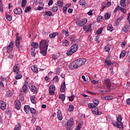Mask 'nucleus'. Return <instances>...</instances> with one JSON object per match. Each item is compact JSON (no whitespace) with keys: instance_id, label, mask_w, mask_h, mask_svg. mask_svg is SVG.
Instances as JSON below:
<instances>
[{"instance_id":"f257e3e1","label":"nucleus","mask_w":130,"mask_h":130,"mask_svg":"<svg viewBox=\"0 0 130 130\" xmlns=\"http://www.w3.org/2000/svg\"><path fill=\"white\" fill-rule=\"evenodd\" d=\"M87 61V59L85 58H80L74 60L69 65V68L70 70L74 69H79V68L84 66L85 63Z\"/></svg>"},{"instance_id":"f03ea898","label":"nucleus","mask_w":130,"mask_h":130,"mask_svg":"<svg viewBox=\"0 0 130 130\" xmlns=\"http://www.w3.org/2000/svg\"><path fill=\"white\" fill-rule=\"evenodd\" d=\"M116 117L117 122H113V125L116 126L117 128H121V129H123V125L121 122V120H122V117H121V115H118Z\"/></svg>"},{"instance_id":"7ed1b4c3","label":"nucleus","mask_w":130,"mask_h":130,"mask_svg":"<svg viewBox=\"0 0 130 130\" xmlns=\"http://www.w3.org/2000/svg\"><path fill=\"white\" fill-rule=\"evenodd\" d=\"M15 37L16 38L15 41V44L16 48L18 49L19 51L22 49V46H20V43L21 42V40H22V37L19 36V33H17L15 35Z\"/></svg>"},{"instance_id":"20e7f679","label":"nucleus","mask_w":130,"mask_h":130,"mask_svg":"<svg viewBox=\"0 0 130 130\" xmlns=\"http://www.w3.org/2000/svg\"><path fill=\"white\" fill-rule=\"evenodd\" d=\"M48 47V44H47V42L44 40H42L40 43V49H45L46 51H47Z\"/></svg>"},{"instance_id":"39448f33","label":"nucleus","mask_w":130,"mask_h":130,"mask_svg":"<svg viewBox=\"0 0 130 130\" xmlns=\"http://www.w3.org/2000/svg\"><path fill=\"white\" fill-rule=\"evenodd\" d=\"M73 125H74V118H71L67 122L66 129L67 130L71 129Z\"/></svg>"},{"instance_id":"423d86ee","label":"nucleus","mask_w":130,"mask_h":130,"mask_svg":"<svg viewBox=\"0 0 130 130\" xmlns=\"http://www.w3.org/2000/svg\"><path fill=\"white\" fill-rule=\"evenodd\" d=\"M92 101L93 103H89L88 104V107H97L98 104H99V100L96 99H93Z\"/></svg>"},{"instance_id":"0eeeda50","label":"nucleus","mask_w":130,"mask_h":130,"mask_svg":"<svg viewBox=\"0 0 130 130\" xmlns=\"http://www.w3.org/2000/svg\"><path fill=\"white\" fill-rule=\"evenodd\" d=\"M88 108H91V111L93 114H96V115H100V114H102V112H99V110L96 107H91Z\"/></svg>"},{"instance_id":"6e6552de","label":"nucleus","mask_w":130,"mask_h":130,"mask_svg":"<svg viewBox=\"0 0 130 130\" xmlns=\"http://www.w3.org/2000/svg\"><path fill=\"white\" fill-rule=\"evenodd\" d=\"M14 45H15V43H14V42H11L10 43L9 45L7 48V53H10L11 51H13V49H14Z\"/></svg>"},{"instance_id":"1a4fd4ad","label":"nucleus","mask_w":130,"mask_h":130,"mask_svg":"<svg viewBox=\"0 0 130 130\" xmlns=\"http://www.w3.org/2000/svg\"><path fill=\"white\" fill-rule=\"evenodd\" d=\"M28 87L31 92L35 93V94H37V87L34 86L32 83L28 84Z\"/></svg>"},{"instance_id":"9d476101","label":"nucleus","mask_w":130,"mask_h":130,"mask_svg":"<svg viewBox=\"0 0 130 130\" xmlns=\"http://www.w3.org/2000/svg\"><path fill=\"white\" fill-rule=\"evenodd\" d=\"M83 30L86 31V33H89L92 31V24H90L88 25H84L83 26Z\"/></svg>"},{"instance_id":"9b49d317","label":"nucleus","mask_w":130,"mask_h":130,"mask_svg":"<svg viewBox=\"0 0 130 130\" xmlns=\"http://www.w3.org/2000/svg\"><path fill=\"white\" fill-rule=\"evenodd\" d=\"M28 90V81H26L24 83V85L22 86V90L23 93H26Z\"/></svg>"},{"instance_id":"f8f14e48","label":"nucleus","mask_w":130,"mask_h":130,"mask_svg":"<svg viewBox=\"0 0 130 130\" xmlns=\"http://www.w3.org/2000/svg\"><path fill=\"white\" fill-rule=\"evenodd\" d=\"M15 105L16 109H17V110L21 109V102L19 100L15 101Z\"/></svg>"},{"instance_id":"ddd939ff","label":"nucleus","mask_w":130,"mask_h":130,"mask_svg":"<svg viewBox=\"0 0 130 130\" xmlns=\"http://www.w3.org/2000/svg\"><path fill=\"white\" fill-rule=\"evenodd\" d=\"M22 9L17 8L14 9V13L15 15H21L22 13Z\"/></svg>"},{"instance_id":"4468645a","label":"nucleus","mask_w":130,"mask_h":130,"mask_svg":"<svg viewBox=\"0 0 130 130\" xmlns=\"http://www.w3.org/2000/svg\"><path fill=\"white\" fill-rule=\"evenodd\" d=\"M87 22H88V20H87V19L86 18L83 19L79 22L78 25L79 27H83L84 25H86V24H87Z\"/></svg>"},{"instance_id":"2eb2a0df","label":"nucleus","mask_w":130,"mask_h":130,"mask_svg":"<svg viewBox=\"0 0 130 130\" xmlns=\"http://www.w3.org/2000/svg\"><path fill=\"white\" fill-rule=\"evenodd\" d=\"M57 117L59 120H62V114L60 110H58L57 112Z\"/></svg>"},{"instance_id":"dca6fc26","label":"nucleus","mask_w":130,"mask_h":130,"mask_svg":"<svg viewBox=\"0 0 130 130\" xmlns=\"http://www.w3.org/2000/svg\"><path fill=\"white\" fill-rule=\"evenodd\" d=\"M104 82L106 86L109 89V88L111 87V82L110 81V80L107 79L104 80Z\"/></svg>"},{"instance_id":"f3484780","label":"nucleus","mask_w":130,"mask_h":130,"mask_svg":"<svg viewBox=\"0 0 130 130\" xmlns=\"http://www.w3.org/2000/svg\"><path fill=\"white\" fill-rule=\"evenodd\" d=\"M60 91L61 93H63V92L66 91V82H63V83L60 86Z\"/></svg>"},{"instance_id":"a211bd4d","label":"nucleus","mask_w":130,"mask_h":130,"mask_svg":"<svg viewBox=\"0 0 130 130\" xmlns=\"http://www.w3.org/2000/svg\"><path fill=\"white\" fill-rule=\"evenodd\" d=\"M70 49H71V50H72L75 53V52H76L77 50H78V45L74 44V45H72L70 47Z\"/></svg>"},{"instance_id":"6ab92c4d","label":"nucleus","mask_w":130,"mask_h":130,"mask_svg":"<svg viewBox=\"0 0 130 130\" xmlns=\"http://www.w3.org/2000/svg\"><path fill=\"white\" fill-rule=\"evenodd\" d=\"M79 5L82 6V8H86L87 6V3H86V1L85 0H80Z\"/></svg>"},{"instance_id":"aec40b11","label":"nucleus","mask_w":130,"mask_h":130,"mask_svg":"<svg viewBox=\"0 0 130 130\" xmlns=\"http://www.w3.org/2000/svg\"><path fill=\"white\" fill-rule=\"evenodd\" d=\"M0 104L1 105V109L2 110H5L7 107V105L6 104V103L4 102V101H0Z\"/></svg>"},{"instance_id":"412c9836","label":"nucleus","mask_w":130,"mask_h":130,"mask_svg":"<svg viewBox=\"0 0 130 130\" xmlns=\"http://www.w3.org/2000/svg\"><path fill=\"white\" fill-rule=\"evenodd\" d=\"M56 35H58V32H54L49 35V37L51 39H53V38H55Z\"/></svg>"},{"instance_id":"4be33fe9","label":"nucleus","mask_w":130,"mask_h":130,"mask_svg":"<svg viewBox=\"0 0 130 130\" xmlns=\"http://www.w3.org/2000/svg\"><path fill=\"white\" fill-rule=\"evenodd\" d=\"M55 5L56 6H57V7L62 8V7H63V2H62L61 1H58Z\"/></svg>"},{"instance_id":"5701e85b","label":"nucleus","mask_w":130,"mask_h":130,"mask_svg":"<svg viewBox=\"0 0 130 130\" xmlns=\"http://www.w3.org/2000/svg\"><path fill=\"white\" fill-rule=\"evenodd\" d=\"M101 98L103 100H111L113 99V97L110 96H102Z\"/></svg>"},{"instance_id":"b1692460","label":"nucleus","mask_w":130,"mask_h":130,"mask_svg":"<svg viewBox=\"0 0 130 130\" xmlns=\"http://www.w3.org/2000/svg\"><path fill=\"white\" fill-rule=\"evenodd\" d=\"M30 106L26 105L24 107V110L26 113H29V111H30Z\"/></svg>"},{"instance_id":"393cba45","label":"nucleus","mask_w":130,"mask_h":130,"mask_svg":"<svg viewBox=\"0 0 130 130\" xmlns=\"http://www.w3.org/2000/svg\"><path fill=\"white\" fill-rule=\"evenodd\" d=\"M69 39L71 42L76 43L77 42V40L76 39V37L75 36H71L69 37Z\"/></svg>"},{"instance_id":"a878e982","label":"nucleus","mask_w":130,"mask_h":130,"mask_svg":"<svg viewBox=\"0 0 130 130\" xmlns=\"http://www.w3.org/2000/svg\"><path fill=\"white\" fill-rule=\"evenodd\" d=\"M31 70L34 73H36V74L38 73V68H37V66L35 65L31 67Z\"/></svg>"},{"instance_id":"bb28decb","label":"nucleus","mask_w":130,"mask_h":130,"mask_svg":"<svg viewBox=\"0 0 130 130\" xmlns=\"http://www.w3.org/2000/svg\"><path fill=\"white\" fill-rule=\"evenodd\" d=\"M13 72L15 74H19V67L17 66H14L13 67Z\"/></svg>"},{"instance_id":"cd10ccee","label":"nucleus","mask_w":130,"mask_h":130,"mask_svg":"<svg viewBox=\"0 0 130 130\" xmlns=\"http://www.w3.org/2000/svg\"><path fill=\"white\" fill-rule=\"evenodd\" d=\"M31 45L34 48H38V47H39V44L38 43L32 42L31 43Z\"/></svg>"},{"instance_id":"c85d7f7f","label":"nucleus","mask_w":130,"mask_h":130,"mask_svg":"<svg viewBox=\"0 0 130 130\" xmlns=\"http://www.w3.org/2000/svg\"><path fill=\"white\" fill-rule=\"evenodd\" d=\"M129 30V27L127 25H125L122 28V31L126 33Z\"/></svg>"},{"instance_id":"c756f323","label":"nucleus","mask_w":130,"mask_h":130,"mask_svg":"<svg viewBox=\"0 0 130 130\" xmlns=\"http://www.w3.org/2000/svg\"><path fill=\"white\" fill-rule=\"evenodd\" d=\"M120 5L121 7L123 8H125L126 7V5L125 4V0H121L120 2Z\"/></svg>"},{"instance_id":"7c9ffc66","label":"nucleus","mask_w":130,"mask_h":130,"mask_svg":"<svg viewBox=\"0 0 130 130\" xmlns=\"http://www.w3.org/2000/svg\"><path fill=\"white\" fill-rule=\"evenodd\" d=\"M74 53H75L71 50V49H69L67 52V55L71 56L72 55V54H74Z\"/></svg>"},{"instance_id":"2f4dec72","label":"nucleus","mask_w":130,"mask_h":130,"mask_svg":"<svg viewBox=\"0 0 130 130\" xmlns=\"http://www.w3.org/2000/svg\"><path fill=\"white\" fill-rule=\"evenodd\" d=\"M44 16H49V17H51V16H52V12L51 11L45 12Z\"/></svg>"},{"instance_id":"473e14b6","label":"nucleus","mask_w":130,"mask_h":130,"mask_svg":"<svg viewBox=\"0 0 130 130\" xmlns=\"http://www.w3.org/2000/svg\"><path fill=\"white\" fill-rule=\"evenodd\" d=\"M108 31H110V32H112L113 31V27L111 24H109L107 27Z\"/></svg>"},{"instance_id":"72a5a7b5","label":"nucleus","mask_w":130,"mask_h":130,"mask_svg":"<svg viewBox=\"0 0 130 130\" xmlns=\"http://www.w3.org/2000/svg\"><path fill=\"white\" fill-rule=\"evenodd\" d=\"M58 10V7L55 6V7H52L51 11L52 12H53V13H56V12H57Z\"/></svg>"},{"instance_id":"f704fd0d","label":"nucleus","mask_w":130,"mask_h":130,"mask_svg":"<svg viewBox=\"0 0 130 130\" xmlns=\"http://www.w3.org/2000/svg\"><path fill=\"white\" fill-rule=\"evenodd\" d=\"M125 54H126L125 51L122 50L121 52V53L119 56L120 58H121V57H122V58L124 57V56H125Z\"/></svg>"},{"instance_id":"c9c22d12","label":"nucleus","mask_w":130,"mask_h":130,"mask_svg":"<svg viewBox=\"0 0 130 130\" xmlns=\"http://www.w3.org/2000/svg\"><path fill=\"white\" fill-rule=\"evenodd\" d=\"M111 61L108 60V58H107L105 62V66H111Z\"/></svg>"},{"instance_id":"e433bc0d","label":"nucleus","mask_w":130,"mask_h":130,"mask_svg":"<svg viewBox=\"0 0 130 130\" xmlns=\"http://www.w3.org/2000/svg\"><path fill=\"white\" fill-rule=\"evenodd\" d=\"M59 98L61 100V101H64V99H66V95L64 94H60Z\"/></svg>"},{"instance_id":"4c0bfd02","label":"nucleus","mask_w":130,"mask_h":130,"mask_svg":"<svg viewBox=\"0 0 130 130\" xmlns=\"http://www.w3.org/2000/svg\"><path fill=\"white\" fill-rule=\"evenodd\" d=\"M6 18L8 21H12V16L10 14H6Z\"/></svg>"},{"instance_id":"58836bf2","label":"nucleus","mask_w":130,"mask_h":130,"mask_svg":"<svg viewBox=\"0 0 130 130\" xmlns=\"http://www.w3.org/2000/svg\"><path fill=\"white\" fill-rule=\"evenodd\" d=\"M62 45L63 46H69V45H70L69 41H68L67 40H65L62 43Z\"/></svg>"},{"instance_id":"ea45409f","label":"nucleus","mask_w":130,"mask_h":130,"mask_svg":"<svg viewBox=\"0 0 130 130\" xmlns=\"http://www.w3.org/2000/svg\"><path fill=\"white\" fill-rule=\"evenodd\" d=\"M74 111V105H70L69 106L68 111H70V112H72V111Z\"/></svg>"},{"instance_id":"a19ab883","label":"nucleus","mask_w":130,"mask_h":130,"mask_svg":"<svg viewBox=\"0 0 130 130\" xmlns=\"http://www.w3.org/2000/svg\"><path fill=\"white\" fill-rule=\"evenodd\" d=\"M15 79L16 80H20V79H22V74L17 73V75L15 76Z\"/></svg>"},{"instance_id":"79ce46f5","label":"nucleus","mask_w":130,"mask_h":130,"mask_svg":"<svg viewBox=\"0 0 130 130\" xmlns=\"http://www.w3.org/2000/svg\"><path fill=\"white\" fill-rule=\"evenodd\" d=\"M13 95V93L11 90H9L7 92V96L9 98H11V96Z\"/></svg>"},{"instance_id":"37998d69","label":"nucleus","mask_w":130,"mask_h":130,"mask_svg":"<svg viewBox=\"0 0 130 130\" xmlns=\"http://www.w3.org/2000/svg\"><path fill=\"white\" fill-rule=\"evenodd\" d=\"M102 31H103V27L100 28L99 29L97 30L96 34H98V35H100V34H101V33H102Z\"/></svg>"},{"instance_id":"c03bdc74","label":"nucleus","mask_w":130,"mask_h":130,"mask_svg":"<svg viewBox=\"0 0 130 130\" xmlns=\"http://www.w3.org/2000/svg\"><path fill=\"white\" fill-rule=\"evenodd\" d=\"M31 56L35 57L36 55V50L32 49L31 51Z\"/></svg>"},{"instance_id":"a18cd8bd","label":"nucleus","mask_w":130,"mask_h":130,"mask_svg":"<svg viewBox=\"0 0 130 130\" xmlns=\"http://www.w3.org/2000/svg\"><path fill=\"white\" fill-rule=\"evenodd\" d=\"M47 51H46L45 49H41V53L42 54V55H43V56H45L46 55V52Z\"/></svg>"},{"instance_id":"49530a36","label":"nucleus","mask_w":130,"mask_h":130,"mask_svg":"<svg viewBox=\"0 0 130 130\" xmlns=\"http://www.w3.org/2000/svg\"><path fill=\"white\" fill-rule=\"evenodd\" d=\"M96 20L98 22H102V21H103V16H99L97 19H96Z\"/></svg>"},{"instance_id":"de8ad7c7","label":"nucleus","mask_w":130,"mask_h":130,"mask_svg":"<svg viewBox=\"0 0 130 130\" xmlns=\"http://www.w3.org/2000/svg\"><path fill=\"white\" fill-rule=\"evenodd\" d=\"M35 95H32L30 98V101L31 102V103H33V104H35Z\"/></svg>"},{"instance_id":"09e8293b","label":"nucleus","mask_w":130,"mask_h":130,"mask_svg":"<svg viewBox=\"0 0 130 130\" xmlns=\"http://www.w3.org/2000/svg\"><path fill=\"white\" fill-rule=\"evenodd\" d=\"M21 128V123H18L14 128V130H19Z\"/></svg>"},{"instance_id":"8fccbe9b","label":"nucleus","mask_w":130,"mask_h":130,"mask_svg":"<svg viewBox=\"0 0 130 130\" xmlns=\"http://www.w3.org/2000/svg\"><path fill=\"white\" fill-rule=\"evenodd\" d=\"M59 80L58 79V76H55L53 78V82H54L55 83H56L57 82H58Z\"/></svg>"},{"instance_id":"3c124183","label":"nucleus","mask_w":130,"mask_h":130,"mask_svg":"<svg viewBox=\"0 0 130 130\" xmlns=\"http://www.w3.org/2000/svg\"><path fill=\"white\" fill-rule=\"evenodd\" d=\"M37 118V117L36 116H32V118L31 119V123L34 124V123H35V121H36V119Z\"/></svg>"},{"instance_id":"603ef678","label":"nucleus","mask_w":130,"mask_h":130,"mask_svg":"<svg viewBox=\"0 0 130 130\" xmlns=\"http://www.w3.org/2000/svg\"><path fill=\"white\" fill-rule=\"evenodd\" d=\"M74 99H75V95H73L69 97V101H71V102H73V101H74Z\"/></svg>"},{"instance_id":"864d4df0","label":"nucleus","mask_w":130,"mask_h":130,"mask_svg":"<svg viewBox=\"0 0 130 130\" xmlns=\"http://www.w3.org/2000/svg\"><path fill=\"white\" fill-rule=\"evenodd\" d=\"M27 4V1L26 0H22V3H21V6L24 8L25 6H26V4Z\"/></svg>"},{"instance_id":"5fc2aeb1","label":"nucleus","mask_w":130,"mask_h":130,"mask_svg":"<svg viewBox=\"0 0 130 130\" xmlns=\"http://www.w3.org/2000/svg\"><path fill=\"white\" fill-rule=\"evenodd\" d=\"M29 111H30L32 114H35V113H36V110H35L34 108H30Z\"/></svg>"},{"instance_id":"6e6d98bb","label":"nucleus","mask_w":130,"mask_h":130,"mask_svg":"<svg viewBox=\"0 0 130 130\" xmlns=\"http://www.w3.org/2000/svg\"><path fill=\"white\" fill-rule=\"evenodd\" d=\"M110 16H111V15L109 13H107L105 15V19L106 20H108V19L110 18Z\"/></svg>"},{"instance_id":"4d7b16f0","label":"nucleus","mask_w":130,"mask_h":130,"mask_svg":"<svg viewBox=\"0 0 130 130\" xmlns=\"http://www.w3.org/2000/svg\"><path fill=\"white\" fill-rule=\"evenodd\" d=\"M82 128V123H79L75 130H80Z\"/></svg>"},{"instance_id":"13d9d810","label":"nucleus","mask_w":130,"mask_h":130,"mask_svg":"<svg viewBox=\"0 0 130 130\" xmlns=\"http://www.w3.org/2000/svg\"><path fill=\"white\" fill-rule=\"evenodd\" d=\"M30 10H31V7H26L24 10V13H28V12H30Z\"/></svg>"},{"instance_id":"bf43d9fd","label":"nucleus","mask_w":130,"mask_h":130,"mask_svg":"<svg viewBox=\"0 0 130 130\" xmlns=\"http://www.w3.org/2000/svg\"><path fill=\"white\" fill-rule=\"evenodd\" d=\"M105 50L107 51V52H109V51H110V48H109L108 46H106L105 47Z\"/></svg>"},{"instance_id":"052dcab7","label":"nucleus","mask_w":130,"mask_h":130,"mask_svg":"<svg viewBox=\"0 0 130 130\" xmlns=\"http://www.w3.org/2000/svg\"><path fill=\"white\" fill-rule=\"evenodd\" d=\"M120 11L122 13H124V14H125L126 13V10H125V9L122 7H120Z\"/></svg>"},{"instance_id":"680f3d73","label":"nucleus","mask_w":130,"mask_h":130,"mask_svg":"<svg viewBox=\"0 0 130 130\" xmlns=\"http://www.w3.org/2000/svg\"><path fill=\"white\" fill-rule=\"evenodd\" d=\"M49 90L51 91H55V87L54 85H51L49 87Z\"/></svg>"},{"instance_id":"e2e57ef3","label":"nucleus","mask_w":130,"mask_h":130,"mask_svg":"<svg viewBox=\"0 0 130 130\" xmlns=\"http://www.w3.org/2000/svg\"><path fill=\"white\" fill-rule=\"evenodd\" d=\"M62 33H63V34H65V36H66L67 37L69 36V31L63 30Z\"/></svg>"},{"instance_id":"0e129e2a","label":"nucleus","mask_w":130,"mask_h":130,"mask_svg":"<svg viewBox=\"0 0 130 130\" xmlns=\"http://www.w3.org/2000/svg\"><path fill=\"white\" fill-rule=\"evenodd\" d=\"M120 7L119 6H117L116 8L115 9L114 11V13H116L119 10H120Z\"/></svg>"},{"instance_id":"69168bd1","label":"nucleus","mask_w":130,"mask_h":130,"mask_svg":"<svg viewBox=\"0 0 130 130\" xmlns=\"http://www.w3.org/2000/svg\"><path fill=\"white\" fill-rule=\"evenodd\" d=\"M99 80L96 81L95 80H93L91 81V83L92 84H93V85H95L96 84H98V82Z\"/></svg>"},{"instance_id":"338daca9","label":"nucleus","mask_w":130,"mask_h":130,"mask_svg":"<svg viewBox=\"0 0 130 130\" xmlns=\"http://www.w3.org/2000/svg\"><path fill=\"white\" fill-rule=\"evenodd\" d=\"M19 99L20 100H21V101H24V96L23 95H20L19 96Z\"/></svg>"},{"instance_id":"774afa93","label":"nucleus","mask_w":130,"mask_h":130,"mask_svg":"<svg viewBox=\"0 0 130 130\" xmlns=\"http://www.w3.org/2000/svg\"><path fill=\"white\" fill-rule=\"evenodd\" d=\"M127 21H128L129 24H130V12L128 14Z\"/></svg>"}]
</instances>
